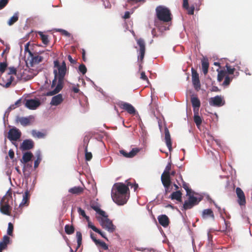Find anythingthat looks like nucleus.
Segmentation results:
<instances>
[{"label": "nucleus", "instance_id": "f257e3e1", "mask_svg": "<svg viewBox=\"0 0 252 252\" xmlns=\"http://www.w3.org/2000/svg\"><path fill=\"white\" fill-rule=\"evenodd\" d=\"M54 79L52 81L51 86V89L56 86V88L52 91L48 92L46 95L52 96L58 94L63 88L64 76L67 72L66 65L64 61L61 64L58 60L54 61Z\"/></svg>", "mask_w": 252, "mask_h": 252}, {"label": "nucleus", "instance_id": "f03ea898", "mask_svg": "<svg viewBox=\"0 0 252 252\" xmlns=\"http://www.w3.org/2000/svg\"><path fill=\"white\" fill-rule=\"evenodd\" d=\"M158 19L163 22L167 23L171 21L172 14L170 10L165 6L159 5L156 9Z\"/></svg>", "mask_w": 252, "mask_h": 252}, {"label": "nucleus", "instance_id": "7ed1b4c3", "mask_svg": "<svg viewBox=\"0 0 252 252\" xmlns=\"http://www.w3.org/2000/svg\"><path fill=\"white\" fill-rule=\"evenodd\" d=\"M12 199V192L8 191L7 194L3 197L0 202V211L4 214L8 216L10 215L11 207L9 204V201Z\"/></svg>", "mask_w": 252, "mask_h": 252}, {"label": "nucleus", "instance_id": "20e7f679", "mask_svg": "<svg viewBox=\"0 0 252 252\" xmlns=\"http://www.w3.org/2000/svg\"><path fill=\"white\" fill-rule=\"evenodd\" d=\"M188 199L184 202L182 210H187L191 209L193 206L197 205L200 202L202 197H197L193 195L189 194Z\"/></svg>", "mask_w": 252, "mask_h": 252}, {"label": "nucleus", "instance_id": "39448f33", "mask_svg": "<svg viewBox=\"0 0 252 252\" xmlns=\"http://www.w3.org/2000/svg\"><path fill=\"white\" fill-rule=\"evenodd\" d=\"M130 182H127V185H125L123 183H115L113 187L114 192L118 193V194H127L129 192L128 187L131 186Z\"/></svg>", "mask_w": 252, "mask_h": 252}, {"label": "nucleus", "instance_id": "423d86ee", "mask_svg": "<svg viewBox=\"0 0 252 252\" xmlns=\"http://www.w3.org/2000/svg\"><path fill=\"white\" fill-rule=\"evenodd\" d=\"M137 44L139 47V56H138V59L141 62L139 64V70H141L142 68V63L144 59L145 51H146V44L145 41L142 38H139L136 40Z\"/></svg>", "mask_w": 252, "mask_h": 252}, {"label": "nucleus", "instance_id": "0eeeda50", "mask_svg": "<svg viewBox=\"0 0 252 252\" xmlns=\"http://www.w3.org/2000/svg\"><path fill=\"white\" fill-rule=\"evenodd\" d=\"M112 198L113 201L119 205H123L126 204L129 198V195L127 194H118L112 191Z\"/></svg>", "mask_w": 252, "mask_h": 252}, {"label": "nucleus", "instance_id": "6e6552de", "mask_svg": "<svg viewBox=\"0 0 252 252\" xmlns=\"http://www.w3.org/2000/svg\"><path fill=\"white\" fill-rule=\"evenodd\" d=\"M203 0H193L191 1L192 4L190 6H186L184 8L187 10L188 14L189 15H193L194 14V10L198 11L199 10V7L202 4V1Z\"/></svg>", "mask_w": 252, "mask_h": 252}, {"label": "nucleus", "instance_id": "1a4fd4ad", "mask_svg": "<svg viewBox=\"0 0 252 252\" xmlns=\"http://www.w3.org/2000/svg\"><path fill=\"white\" fill-rule=\"evenodd\" d=\"M209 102L211 106L215 107H221L225 104V100L221 95L210 98Z\"/></svg>", "mask_w": 252, "mask_h": 252}, {"label": "nucleus", "instance_id": "9d476101", "mask_svg": "<svg viewBox=\"0 0 252 252\" xmlns=\"http://www.w3.org/2000/svg\"><path fill=\"white\" fill-rule=\"evenodd\" d=\"M9 72L8 73V75L6 76L7 78V82L6 83H2L0 82V84L5 87L8 88L10 86V85L11 84L12 82L13 81L14 79V77L10 76L11 74H16L17 70L16 68L14 67H10L8 68Z\"/></svg>", "mask_w": 252, "mask_h": 252}, {"label": "nucleus", "instance_id": "9b49d317", "mask_svg": "<svg viewBox=\"0 0 252 252\" xmlns=\"http://www.w3.org/2000/svg\"><path fill=\"white\" fill-rule=\"evenodd\" d=\"M21 136V132L17 128L14 127L10 129L8 132L7 138L10 141H17L20 139Z\"/></svg>", "mask_w": 252, "mask_h": 252}, {"label": "nucleus", "instance_id": "f8f14e48", "mask_svg": "<svg viewBox=\"0 0 252 252\" xmlns=\"http://www.w3.org/2000/svg\"><path fill=\"white\" fill-rule=\"evenodd\" d=\"M192 82L195 90L198 91L201 88L199 75L197 71L193 68H191Z\"/></svg>", "mask_w": 252, "mask_h": 252}, {"label": "nucleus", "instance_id": "ddd939ff", "mask_svg": "<svg viewBox=\"0 0 252 252\" xmlns=\"http://www.w3.org/2000/svg\"><path fill=\"white\" fill-rule=\"evenodd\" d=\"M101 224L103 228L110 233H113L115 230V226L112 221L107 218L101 220Z\"/></svg>", "mask_w": 252, "mask_h": 252}, {"label": "nucleus", "instance_id": "4468645a", "mask_svg": "<svg viewBox=\"0 0 252 252\" xmlns=\"http://www.w3.org/2000/svg\"><path fill=\"white\" fill-rule=\"evenodd\" d=\"M119 107L123 110H126L130 114H135L136 112L134 107L130 103L124 101H120L118 103Z\"/></svg>", "mask_w": 252, "mask_h": 252}, {"label": "nucleus", "instance_id": "2eb2a0df", "mask_svg": "<svg viewBox=\"0 0 252 252\" xmlns=\"http://www.w3.org/2000/svg\"><path fill=\"white\" fill-rule=\"evenodd\" d=\"M40 101L38 99H27L25 103V106L30 109H36L40 105Z\"/></svg>", "mask_w": 252, "mask_h": 252}, {"label": "nucleus", "instance_id": "dca6fc26", "mask_svg": "<svg viewBox=\"0 0 252 252\" xmlns=\"http://www.w3.org/2000/svg\"><path fill=\"white\" fill-rule=\"evenodd\" d=\"M236 193L238 198V203L240 205H244L246 204V198L243 191L239 187L236 189Z\"/></svg>", "mask_w": 252, "mask_h": 252}, {"label": "nucleus", "instance_id": "f3484780", "mask_svg": "<svg viewBox=\"0 0 252 252\" xmlns=\"http://www.w3.org/2000/svg\"><path fill=\"white\" fill-rule=\"evenodd\" d=\"M34 147V142L32 139L24 140L20 146L22 151L29 150Z\"/></svg>", "mask_w": 252, "mask_h": 252}, {"label": "nucleus", "instance_id": "a211bd4d", "mask_svg": "<svg viewBox=\"0 0 252 252\" xmlns=\"http://www.w3.org/2000/svg\"><path fill=\"white\" fill-rule=\"evenodd\" d=\"M139 151L140 149L139 148H133L129 153L126 152L124 150H121L120 151V153L125 158H132L135 156Z\"/></svg>", "mask_w": 252, "mask_h": 252}, {"label": "nucleus", "instance_id": "6ab92c4d", "mask_svg": "<svg viewBox=\"0 0 252 252\" xmlns=\"http://www.w3.org/2000/svg\"><path fill=\"white\" fill-rule=\"evenodd\" d=\"M161 180L164 187H170L171 182L169 174L162 173L161 176Z\"/></svg>", "mask_w": 252, "mask_h": 252}, {"label": "nucleus", "instance_id": "aec40b11", "mask_svg": "<svg viewBox=\"0 0 252 252\" xmlns=\"http://www.w3.org/2000/svg\"><path fill=\"white\" fill-rule=\"evenodd\" d=\"M164 133L166 144L169 151H170L172 150V142L169 131L167 127H165L164 129Z\"/></svg>", "mask_w": 252, "mask_h": 252}, {"label": "nucleus", "instance_id": "412c9836", "mask_svg": "<svg viewBox=\"0 0 252 252\" xmlns=\"http://www.w3.org/2000/svg\"><path fill=\"white\" fill-rule=\"evenodd\" d=\"M63 101V95L61 94H58L52 97L50 104L52 106H57L60 104Z\"/></svg>", "mask_w": 252, "mask_h": 252}, {"label": "nucleus", "instance_id": "4be33fe9", "mask_svg": "<svg viewBox=\"0 0 252 252\" xmlns=\"http://www.w3.org/2000/svg\"><path fill=\"white\" fill-rule=\"evenodd\" d=\"M158 220L160 225L163 227H166L169 225V220L165 215H160L158 217Z\"/></svg>", "mask_w": 252, "mask_h": 252}, {"label": "nucleus", "instance_id": "5701e85b", "mask_svg": "<svg viewBox=\"0 0 252 252\" xmlns=\"http://www.w3.org/2000/svg\"><path fill=\"white\" fill-rule=\"evenodd\" d=\"M10 242V238L7 235H4L2 240L0 241V252L7 248V245Z\"/></svg>", "mask_w": 252, "mask_h": 252}, {"label": "nucleus", "instance_id": "b1692460", "mask_svg": "<svg viewBox=\"0 0 252 252\" xmlns=\"http://www.w3.org/2000/svg\"><path fill=\"white\" fill-rule=\"evenodd\" d=\"M191 102L193 108L194 112L198 111L199 108L200 106V101L196 96L191 97Z\"/></svg>", "mask_w": 252, "mask_h": 252}, {"label": "nucleus", "instance_id": "393cba45", "mask_svg": "<svg viewBox=\"0 0 252 252\" xmlns=\"http://www.w3.org/2000/svg\"><path fill=\"white\" fill-rule=\"evenodd\" d=\"M30 194L29 191L27 190L23 195V197L21 203L19 205V207H22L24 206H28L29 203Z\"/></svg>", "mask_w": 252, "mask_h": 252}, {"label": "nucleus", "instance_id": "a878e982", "mask_svg": "<svg viewBox=\"0 0 252 252\" xmlns=\"http://www.w3.org/2000/svg\"><path fill=\"white\" fill-rule=\"evenodd\" d=\"M182 193L180 190H178L173 192L170 195L169 198L172 200H176L180 202H182Z\"/></svg>", "mask_w": 252, "mask_h": 252}, {"label": "nucleus", "instance_id": "bb28decb", "mask_svg": "<svg viewBox=\"0 0 252 252\" xmlns=\"http://www.w3.org/2000/svg\"><path fill=\"white\" fill-rule=\"evenodd\" d=\"M33 157V154L31 152H27L24 153L23 155L21 161L23 163H27L29 162L32 157Z\"/></svg>", "mask_w": 252, "mask_h": 252}, {"label": "nucleus", "instance_id": "cd10ccee", "mask_svg": "<svg viewBox=\"0 0 252 252\" xmlns=\"http://www.w3.org/2000/svg\"><path fill=\"white\" fill-rule=\"evenodd\" d=\"M202 217L203 219L211 217L214 219L215 218L213 212L211 209L204 210L202 212Z\"/></svg>", "mask_w": 252, "mask_h": 252}, {"label": "nucleus", "instance_id": "c85d7f7f", "mask_svg": "<svg viewBox=\"0 0 252 252\" xmlns=\"http://www.w3.org/2000/svg\"><path fill=\"white\" fill-rule=\"evenodd\" d=\"M17 123H20L23 126H27L30 123V120L28 118L20 117L17 116L16 119Z\"/></svg>", "mask_w": 252, "mask_h": 252}, {"label": "nucleus", "instance_id": "c756f323", "mask_svg": "<svg viewBox=\"0 0 252 252\" xmlns=\"http://www.w3.org/2000/svg\"><path fill=\"white\" fill-rule=\"evenodd\" d=\"M68 191L72 194L79 195L83 192V189L81 187H74L70 188Z\"/></svg>", "mask_w": 252, "mask_h": 252}, {"label": "nucleus", "instance_id": "7c9ffc66", "mask_svg": "<svg viewBox=\"0 0 252 252\" xmlns=\"http://www.w3.org/2000/svg\"><path fill=\"white\" fill-rule=\"evenodd\" d=\"M217 71L218 72L217 79L219 82H220L227 75V72L225 71V70L219 69H217Z\"/></svg>", "mask_w": 252, "mask_h": 252}, {"label": "nucleus", "instance_id": "2f4dec72", "mask_svg": "<svg viewBox=\"0 0 252 252\" xmlns=\"http://www.w3.org/2000/svg\"><path fill=\"white\" fill-rule=\"evenodd\" d=\"M202 71L204 75L207 74L208 72V68L209 66V64L207 60H204L202 61L201 63Z\"/></svg>", "mask_w": 252, "mask_h": 252}, {"label": "nucleus", "instance_id": "473e14b6", "mask_svg": "<svg viewBox=\"0 0 252 252\" xmlns=\"http://www.w3.org/2000/svg\"><path fill=\"white\" fill-rule=\"evenodd\" d=\"M94 243L97 247H100L104 250H108V246L104 242L99 240H94Z\"/></svg>", "mask_w": 252, "mask_h": 252}, {"label": "nucleus", "instance_id": "72a5a7b5", "mask_svg": "<svg viewBox=\"0 0 252 252\" xmlns=\"http://www.w3.org/2000/svg\"><path fill=\"white\" fill-rule=\"evenodd\" d=\"M194 121L195 123L196 126L198 127L202 123V119L198 115V111L194 112Z\"/></svg>", "mask_w": 252, "mask_h": 252}, {"label": "nucleus", "instance_id": "f704fd0d", "mask_svg": "<svg viewBox=\"0 0 252 252\" xmlns=\"http://www.w3.org/2000/svg\"><path fill=\"white\" fill-rule=\"evenodd\" d=\"M74 227L72 225L66 224L64 226V231L68 235H70L74 232Z\"/></svg>", "mask_w": 252, "mask_h": 252}, {"label": "nucleus", "instance_id": "c9c22d12", "mask_svg": "<svg viewBox=\"0 0 252 252\" xmlns=\"http://www.w3.org/2000/svg\"><path fill=\"white\" fill-rule=\"evenodd\" d=\"M38 33L40 36L42 43L44 44L47 45L49 42V40L48 39V36L46 34H43V32H39Z\"/></svg>", "mask_w": 252, "mask_h": 252}, {"label": "nucleus", "instance_id": "e433bc0d", "mask_svg": "<svg viewBox=\"0 0 252 252\" xmlns=\"http://www.w3.org/2000/svg\"><path fill=\"white\" fill-rule=\"evenodd\" d=\"M32 62L34 63H39L43 61V57L39 55H31Z\"/></svg>", "mask_w": 252, "mask_h": 252}, {"label": "nucleus", "instance_id": "4c0bfd02", "mask_svg": "<svg viewBox=\"0 0 252 252\" xmlns=\"http://www.w3.org/2000/svg\"><path fill=\"white\" fill-rule=\"evenodd\" d=\"M225 67L226 68L225 71L227 72V75H233L235 71L234 67H232L227 63L225 65Z\"/></svg>", "mask_w": 252, "mask_h": 252}, {"label": "nucleus", "instance_id": "58836bf2", "mask_svg": "<svg viewBox=\"0 0 252 252\" xmlns=\"http://www.w3.org/2000/svg\"><path fill=\"white\" fill-rule=\"evenodd\" d=\"M18 20V16L17 14H15L12 17L10 18V19L8 21L7 23L8 25L11 26L14 23L16 22Z\"/></svg>", "mask_w": 252, "mask_h": 252}, {"label": "nucleus", "instance_id": "ea45409f", "mask_svg": "<svg viewBox=\"0 0 252 252\" xmlns=\"http://www.w3.org/2000/svg\"><path fill=\"white\" fill-rule=\"evenodd\" d=\"M76 238L77 241V248H78L81 246L82 244V236L81 232H76Z\"/></svg>", "mask_w": 252, "mask_h": 252}, {"label": "nucleus", "instance_id": "a19ab883", "mask_svg": "<svg viewBox=\"0 0 252 252\" xmlns=\"http://www.w3.org/2000/svg\"><path fill=\"white\" fill-rule=\"evenodd\" d=\"M78 213L80 216H82L84 217L87 221H89L90 218L89 216L86 215L85 212L84 210H83L81 208L79 207L78 208Z\"/></svg>", "mask_w": 252, "mask_h": 252}, {"label": "nucleus", "instance_id": "79ce46f5", "mask_svg": "<svg viewBox=\"0 0 252 252\" xmlns=\"http://www.w3.org/2000/svg\"><path fill=\"white\" fill-rule=\"evenodd\" d=\"M233 77H230L228 75L224 78V81L222 83V85L227 86L229 85L230 82L232 81Z\"/></svg>", "mask_w": 252, "mask_h": 252}, {"label": "nucleus", "instance_id": "37998d69", "mask_svg": "<svg viewBox=\"0 0 252 252\" xmlns=\"http://www.w3.org/2000/svg\"><path fill=\"white\" fill-rule=\"evenodd\" d=\"M183 188L186 190L187 192V195L190 194V193L191 192V190L190 189H189V184L186 183L185 182H183Z\"/></svg>", "mask_w": 252, "mask_h": 252}, {"label": "nucleus", "instance_id": "c03bdc74", "mask_svg": "<svg viewBox=\"0 0 252 252\" xmlns=\"http://www.w3.org/2000/svg\"><path fill=\"white\" fill-rule=\"evenodd\" d=\"M85 159L87 161H90L92 158V154L91 152H88L87 147L85 148Z\"/></svg>", "mask_w": 252, "mask_h": 252}, {"label": "nucleus", "instance_id": "a18cd8bd", "mask_svg": "<svg viewBox=\"0 0 252 252\" xmlns=\"http://www.w3.org/2000/svg\"><path fill=\"white\" fill-rule=\"evenodd\" d=\"M13 225L12 224V223L11 222H9L8 223V228H7V234L10 236H12V233H13Z\"/></svg>", "mask_w": 252, "mask_h": 252}, {"label": "nucleus", "instance_id": "49530a36", "mask_svg": "<svg viewBox=\"0 0 252 252\" xmlns=\"http://www.w3.org/2000/svg\"><path fill=\"white\" fill-rule=\"evenodd\" d=\"M7 66V64L6 62L0 63V72L3 73L5 71Z\"/></svg>", "mask_w": 252, "mask_h": 252}, {"label": "nucleus", "instance_id": "de8ad7c7", "mask_svg": "<svg viewBox=\"0 0 252 252\" xmlns=\"http://www.w3.org/2000/svg\"><path fill=\"white\" fill-rule=\"evenodd\" d=\"M79 70L84 75L86 73L87 69L84 64H81L79 66Z\"/></svg>", "mask_w": 252, "mask_h": 252}, {"label": "nucleus", "instance_id": "09e8293b", "mask_svg": "<svg viewBox=\"0 0 252 252\" xmlns=\"http://www.w3.org/2000/svg\"><path fill=\"white\" fill-rule=\"evenodd\" d=\"M57 31L61 33V34L64 36L69 37L70 36V33H69L67 31L63 30V29H58Z\"/></svg>", "mask_w": 252, "mask_h": 252}, {"label": "nucleus", "instance_id": "8fccbe9b", "mask_svg": "<svg viewBox=\"0 0 252 252\" xmlns=\"http://www.w3.org/2000/svg\"><path fill=\"white\" fill-rule=\"evenodd\" d=\"M41 160V158L40 157V155L39 154L37 156V159L34 161V168L35 169L36 168L38 165L39 163L40 162Z\"/></svg>", "mask_w": 252, "mask_h": 252}, {"label": "nucleus", "instance_id": "3c124183", "mask_svg": "<svg viewBox=\"0 0 252 252\" xmlns=\"http://www.w3.org/2000/svg\"><path fill=\"white\" fill-rule=\"evenodd\" d=\"M146 0H127V2L130 4H135L138 3H144Z\"/></svg>", "mask_w": 252, "mask_h": 252}, {"label": "nucleus", "instance_id": "603ef678", "mask_svg": "<svg viewBox=\"0 0 252 252\" xmlns=\"http://www.w3.org/2000/svg\"><path fill=\"white\" fill-rule=\"evenodd\" d=\"M32 134L33 136H36L38 138H42L44 136V134L43 133L39 131L36 132L35 130H33Z\"/></svg>", "mask_w": 252, "mask_h": 252}, {"label": "nucleus", "instance_id": "864d4df0", "mask_svg": "<svg viewBox=\"0 0 252 252\" xmlns=\"http://www.w3.org/2000/svg\"><path fill=\"white\" fill-rule=\"evenodd\" d=\"M171 163L170 162H169L167 164L163 173L170 174V171L171 170Z\"/></svg>", "mask_w": 252, "mask_h": 252}, {"label": "nucleus", "instance_id": "5fc2aeb1", "mask_svg": "<svg viewBox=\"0 0 252 252\" xmlns=\"http://www.w3.org/2000/svg\"><path fill=\"white\" fill-rule=\"evenodd\" d=\"M9 0H0V10L3 8L8 3Z\"/></svg>", "mask_w": 252, "mask_h": 252}, {"label": "nucleus", "instance_id": "6e6d98bb", "mask_svg": "<svg viewBox=\"0 0 252 252\" xmlns=\"http://www.w3.org/2000/svg\"><path fill=\"white\" fill-rule=\"evenodd\" d=\"M88 222V226H89V227L92 228L95 232L98 231V229L97 228H96L94 225L92 224V223L90 221V220Z\"/></svg>", "mask_w": 252, "mask_h": 252}, {"label": "nucleus", "instance_id": "4d7b16f0", "mask_svg": "<svg viewBox=\"0 0 252 252\" xmlns=\"http://www.w3.org/2000/svg\"><path fill=\"white\" fill-rule=\"evenodd\" d=\"M16 107L14 106V104L11 105L6 110L5 113V115L7 114L8 115L9 113L12 110L15 109Z\"/></svg>", "mask_w": 252, "mask_h": 252}, {"label": "nucleus", "instance_id": "13d9d810", "mask_svg": "<svg viewBox=\"0 0 252 252\" xmlns=\"http://www.w3.org/2000/svg\"><path fill=\"white\" fill-rule=\"evenodd\" d=\"M140 78L145 81H148V77L145 75V73L144 71L141 73Z\"/></svg>", "mask_w": 252, "mask_h": 252}, {"label": "nucleus", "instance_id": "bf43d9fd", "mask_svg": "<svg viewBox=\"0 0 252 252\" xmlns=\"http://www.w3.org/2000/svg\"><path fill=\"white\" fill-rule=\"evenodd\" d=\"M30 45V42L27 43L25 46V52H29L30 54L31 55L32 54V52L29 49V46Z\"/></svg>", "mask_w": 252, "mask_h": 252}, {"label": "nucleus", "instance_id": "052dcab7", "mask_svg": "<svg viewBox=\"0 0 252 252\" xmlns=\"http://www.w3.org/2000/svg\"><path fill=\"white\" fill-rule=\"evenodd\" d=\"M8 155L11 159H13L14 157V152L12 150H10L8 152Z\"/></svg>", "mask_w": 252, "mask_h": 252}, {"label": "nucleus", "instance_id": "680f3d73", "mask_svg": "<svg viewBox=\"0 0 252 252\" xmlns=\"http://www.w3.org/2000/svg\"><path fill=\"white\" fill-rule=\"evenodd\" d=\"M67 58L70 63L72 64H75L76 63V61L75 60L73 59L70 55H68Z\"/></svg>", "mask_w": 252, "mask_h": 252}, {"label": "nucleus", "instance_id": "e2e57ef3", "mask_svg": "<svg viewBox=\"0 0 252 252\" xmlns=\"http://www.w3.org/2000/svg\"><path fill=\"white\" fill-rule=\"evenodd\" d=\"M72 91L75 93H78L80 91V90L78 88V85L77 86H74L72 88Z\"/></svg>", "mask_w": 252, "mask_h": 252}, {"label": "nucleus", "instance_id": "0e129e2a", "mask_svg": "<svg viewBox=\"0 0 252 252\" xmlns=\"http://www.w3.org/2000/svg\"><path fill=\"white\" fill-rule=\"evenodd\" d=\"M91 208L94 210V211H95L97 213L99 211V210H100V209L99 208V207L97 206V205H91Z\"/></svg>", "mask_w": 252, "mask_h": 252}, {"label": "nucleus", "instance_id": "69168bd1", "mask_svg": "<svg viewBox=\"0 0 252 252\" xmlns=\"http://www.w3.org/2000/svg\"><path fill=\"white\" fill-rule=\"evenodd\" d=\"M97 213H98L100 215L104 217L105 218H107V216L105 215V212L101 209L99 210V211L97 212Z\"/></svg>", "mask_w": 252, "mask_h": 252}, {"label": "nucleus", "instance_id": "338daca9", "mask_svg": "<svg viewBox=\"0 0 252 252\" xmlns=\"http://www.w3.org/2000/svg\"><path fill=\"white\" fill-rule=\"evenodd\" d=\"M21 103V99H19L18 100H17L15 102V103L14 104H14L15 107H19V106H20Z\"/></svg>", "mask_w": 252, "mask_h": 252}, {"label": "nucleus", "instance_id": "774afa93", "mask_svg": "<svg viewBox=\"0 0 252 252\" xmlns=\"http://www.w3.org/2000/svg\"><path fill=\"white\" fill-rule=\"evenodd\" d=\"M21 103V99H19L18 100H17L15 102V103L14 104H14L15 107H19V106H20Z\"/></svg>", "mask_w": 252, "mask_h": 252}]
</instances>
